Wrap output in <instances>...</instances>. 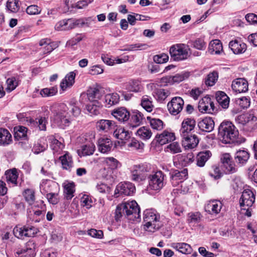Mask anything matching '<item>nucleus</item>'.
<instances>
[{"instance_id": "1", "label": "nucleus", "mask_w": 257, "mask_h": 257, "mask_svg": "<svg viewBox=\"0 0 257 257\" xmlns=\"http://www.w3.org/2000/svg\"><path fill=\"white\" fill-rule=\"evenodd\" d=\"M218 136L223 143L231 144L236 141L238 131L231 122L224 121L218 127Z\"/></svg>"}, {"instance_id": "2", "label": "nucleus", "mask_w": 257, "mask_h": 257, "mask_svg": "<svg viewBox=\"0 0 257 257\" xmlns=\"http://www.w3.org/2000/svg\"><path fill=\"white\" fill-rule=\"evenodd\" d=\"M144 229L151 232L159 229L161 226L159 214L152 209H147L144 211Z\"/></svg>"}, {"instance_id": "3", "label": "nucleus", "mask_w": 257, "mask_h": 257, "mask_svg": "<svg viewBox=\"0 0 257 257\" xmlns=\"http://www.w3.org/2000/svg\"><path fill=\"white\" fill-rule=\"evenodd\" d=\"M190 50L188 45L180 43L172 46L169 52L174 60L179 61L187 59L190 55Z\"/></svg>"}, {"instance_id": "4", "label": "nucleus", "mask_w": 257, "mask_h": 257, "mask_svg": "<svg viewBox=\"0 0 257 257\" xmlns=\"http://www.w3.org/2000/svg\"><path fill=\"white\" fill-rule=\"evenodd\" d=\"M68 110V107L65 104L59 105L58 111L54 114V120L58 125L64 126L69 125L71 119Z\"/></svg>"}, {"instance_id": "5", "label": "nucleus", "mask_w": 257, "mask_h": 257, "mask_svg": "<svg viewBox=\"0 0 257 257\" xmlns=\"http://www.w3.org/2000/svg\"><path fill=\"white\" fill-rule=\"evenodd\" d=\"M148 172L149 169L146 164L134 165L131 169V179L136 182L140 183L146 180Z\"/></svg>"}, {"instance_id": "6", "label": "nucleus", "mask_w": 257, "mask_h": 257, "mask_svg": "<svg viewBox=\"0 0 257 257\" xmlns=\"http://www.w3.org/2000/svg\"><path fill=\"white\" fill-rule=\"evenodd\" d=\"M235 121L239 124L246 125L250 131L257 128V117L253 113L240 114L235 118Z\"/></svg>"}, {"instance_id": "7", "label": "nucleus", "mask_w": 257, "mask_h": 257, "mask_svg": "<svg viewBox=\"0 0 257 257\" xmlns=\"http://www.w3.org/2000/svg\"><path fill=\"white\" fill-rule=\"evenodd\" d=\"M164 174L161 171L150 175L149 177V188L155 191L160 190L164 186Z\"/></svg>"}, {"instance_id": "8", "label": "nucleus", "mask_w": 257, "mask_h": 257, "mask_svg": "<svg viewBox=\"0 0 257 257\" xmlns=\"http://www.w3.org/2000/svg\"><path fill=\"white\" fill-rule=\"evenodd\" d=\"M125 216L129 219L135 220L140 217V209L136 201H132L124 203Z\"/></svg>"}, {"instance_id": "9", "label": "nucleus", "mask_w": 257, "mask_h": 257, "mask_svg": "<svg viewBox=\"0 0 257 257\" xmlns=\"http://www.w3.org/2000/svg\"><path fill=\"white\" fill-rule=\"evenodd\" d=\"M184 104L183 99L179 96L172 98L167 104L169 112L174 115L179 114L183 109Z\"/></svg>"}, {"instance_id": "10", "label": "nucleus", "mask_w": 257, "mask_h": 257, "mask_svg": "<svg viewBox=\"0 0 257 257\" xmlns=\"http://www.w3.org/2000/svg\"><path fill=\"white\" fill-rule=\"evenodd\" d=\"M170 175L172 184L174 186H176L179 182H182L187 178L188 170L187 169H184L181 171L171 170Z\"/></svg>"}, {"instance_id": "11", "label": "nucleus", "mask_w": 257, "mask_h": 257, "mask_svg": "<svg viewBox=\"0 0 257 257\" xmlns=\"http://www.w3.org/2000/svg\"><path fill=\"white\" fill-rule=\"evenodd\" d=\"M255 201V195L250 189H245L240 198L239 203L241 207H251Z\"/></svg>"}, {"instance_id": "12", "label": "nucleus", "mask_w": 257, "mask_h": 257, "mask_svg": "<svg viewBox=\"0 0 257 257\" xmlns=\"http://www.w3.org/2000/svg\"><path fill=\"white\" fill-rule=\"evenodd\" d=\"M136 190L135 185L131 182H123L119 183L115 190L118 193L126 196H130L134 194Z\"/></svg>"}, {"instance_id": "13", "label": "nucleus", "mask_w": 257, "mask_h": 257, "mask_svg": "<svg viewBox=\"0 0 257 257\" xmlns=\"http://www.w3.org/2000/svg\"><path fill=\"white\" fill-rule=\"evenodd\" d=\"M248 82L243 78H239L234 80L231 84L233 91L238 93L245 92L248 90Z\"/></svg>"}, {"instance_id": "14", "label": "nucleus", "mask_w": 257, "mask_h": 257, "mask_svg": "<svg viewBox=\"0 0 257 257\" xmlns=\"http://www.w3.org/2000/svg\"><path fill=\"white\" fill-rule=\"evenodd\" d=\"M182 137H183L182 146L186 150L194 149L197 146L199 143V140L195 135H187Z\"/></svg>"}, {"instance_id": "15", "label": "nucleus", "mask_w": 257, "mask_h": 257, "mask_svg": "<svg viewBox=\"0 0 257 257\" xmlns=\"http://www.w3.org/2000/svg\"><path fill=\"white\" fill-rule=\"evenodd\" d=\"M195 125L196 121L193 118H187L184 119L182 122L181 128L180 130L181 136H185L188 135L189 133L194 130Z\"/></svg>"}, {"instance_id": "16", "label": "nucleus", "mask_w": 257, "mask_h": 257, "mask_svg": "<svg viewBox=\"0 0 257 257\" xmlns=\"http://www.w3.org/2000/svg\"><path fill=\"white\" fill-rule=\"evenodd\" d=\"M222 207V203L218 200H212L208 202L204 208L206 212L211 214H218Z\"/></svg>"}, {"instance_id": "17", "label": "nucleus", "mask_w": 257, "mask_h": 257, "mask_svg": "<svg viewBox=\"0 0 257 257\" xmlns=\"http://www.w3.org/2000/svg\"><path fill=\"white\" fill-rule=\"evenodd\" d=\"M198 127L200 131L205 132H211L214 127V122L210 117H206L198 122Z\"/></svg>"}, {"instance_id": "18", "label": "nucleus", "mask_w": 257, "mask_h": 257, "mask_svg": "<svg viewBox=\"0 0 257 257\" xmlns=\"http://www.w3.org/2000/svg\"><path fill=\"white\" fill-rule=\"evenodd\" d=\"M111 114L120 122H125L130 117V112L124 107H119L114 109Z\"/></svg>"}, {"instance_id": "19", "label": "nucleus", "mask_w": 257, "mask_h": 257, "mask_svg": "<svg viewBox=\"0 0 257 257\" xmlns=\"http://www.w3.org/2000/svg\"><path fill=\"white\" fill-rule=\"evenodd\" d=\"M234 161L239 167L245 165L249 158V154L245 150H238L234 155Z\"/></svg>"}, {"instance_id": "20", "label": "nucleus", "mask_w": 257, "mask_h": 257, "mask_svg": "<svg viewBox=\"0 0 257 257\" xmlns=\"http://www.w3.org/2000/svg\"><path fill=\"white\" fill-rule=\"evenodd\" d=\"M98 150L102 153H106L111 151L113 143L107 138H101L98 140Z\"/></svg>"}, {"instance_id": "21", "label": "nucleus", "mask_w": 257, "mask_h": 257, "mask_svg": "<svg viewBox=\"0 0 257 257\" xmlns=\"http://www.w3.org/2000/svg\"><path fill=\"white\" fill-rule=\"evenodd\" d=\"M156 138L157 142L161 145H165L169 142L173 141L175 139V134L173 133L164 131L160 134H158Z\"/></svg>"}, {"instance_id": "22", "label": "nucleus", "mask_w": 257, "mask_h": 257, "mask_svg": "<svg viewBox=\"0 0 257 257\" xmlns=\"http://www.w3.org/2000/svg\"><path fill=\"white\" fill-rule=\"evenodd\" d=\"M76 74L74 72H70L67 74L60 83L61 89L65 91L72 86L75 82Z\"/></svg>"}, {"instance_id": "23", "label": "nucleus", "mask_w": 257, "mask_h": 257, "mask_svg": "<svg viewBox=\"0 0 257 257\" xmlns=\"http://www.w3.org/2000/svg\"><path fill=\"white\" fill-rule=\"evenodd\" d=\"M229 47L235 54H242L246 50V44L236 40L230 41Z\"/></svg>"}, {"instance_id": "24", "label": "nucleus", "mask_w": 257, "mask_h": 257, "mask_svg": "<svg viewBox=\"0 0 257 257\" xmlns=\"http://www.w3.org/2000/svg\"><path fill=\"white\" fill-rule=\"evenodd\" d=\"M36 245L33 241H29L26 244V246L23 248L19 254L20 257H34Z\"/></svg>"}, {"instance_id": "25", "label": "nucleus", "mask_w": 257, "mask_h": 257, "mask_svg": "<svg viewBox=\"0 0 257 257\" xmlns=\"http://www.w3.org/2000/svg\"><path fill=\"white\" fill-rule=\"evenodd\" d=\"M101 104L98 101H90L85 105V109L90 115H97L100 113Z\"/></svg>"}, {"instance_id": "26", "label": "nucleus", "mask_w": 257, "mask_h": 257, "mask_svg": "<svg viewBox=\"0 0 257 257\" xmlns=\"http://www.w3.org/2000/svg\"><path fill=\"white\" fill-rule=\"evenodd\" d=\"M129 125L130 127L134 128L140 125L144 119V115L139 111L134 112L130 115Z\"/></svg>"}, {"instance_id": "27", "label": "nucleus", "mask_w": 257, "mask_h": 257, "mask_svg": "<svg viewBox=\"0 0 257 257\" xmlns=\"http://www.w3.org/2000/svg\"><path fill=\"white\" fill-rule=\"evenodd\" d=\"M212 154L210 151L199 152L196 156V164L198 167L204 166L206 162L211 157Z\"/></svg>"}, {"instance_id": "28", "label": "nucleus", "mask_w": 257, "mask_h": 257, "mask_svg": "<svg viewBox=\"0 0 257 257\" xmlns=\"http://www.w3.org/2000/svg\"><path fill=\"white\" fill-rule=\"evenodd\" d=\"M96 127L99 131L107 132L114 128L115 123L112 120L101 119L97 122Z\"/></svg>"}, {"instance_id": "29", "label": "nucleus", "mask_w": 257, "mask_h": 257, "mask_svg": "<svg viewBox=\"0 0 257 257\" xmlns=\"http://www.w3.org/2000/svg\"><path fill=\"white\" fill-rule=\"evenodd\" d=\"M216 99L219 104L224 109L228 107L229 104V98L223 91H217L216 93Z\"/></svg>"}, {"instance_id": "30", "label": "nucleus", "mask_w": 257, "mask_h": 257, "mask_svg": "<svg viewBox=\"0 0 257 257\" xmlns=\"http://www.w3.org/2000/svg\"><path fill=\"white\" fill-rule=\"evenodd\" d=\"M87 95L90 101H98L102 97L103 93L100 89L93 87L87 90Z\"/></svg>"}, {"instance_id": "31", "label": "nucleus", "mask_w": 257, "mask_h": 257, "mask_svg": "<svg viewBox=\"0 0 257 257\" xmlns=\"http://www.w3.org/2000/svg\"><path fill=\"white\" fill-rule=\"evenodd\" d=\"M172 246L179 252L184 254H190L193 249L189 244L184 242H177L172 243Z\"/></svg>"}, {"instance_id": "32", "label": "nucleus", "mask_w": 257, "mask_h": 257, "mask_svg": "<svg viewBox=\"0 0 257 257\" xmlns=\"http://www.w3.org/2000/svg\"><path fill=\"white\" fill-rule=\"evenodd\" d=\"M95 150V145L93 143H89L83 145L81 147V149L78 150L79 155L81 156H86L92 155Z\"/></svg>"}, {"instance_id": "33", "label": "nucleus", "mask_w": 257, "mask_h": 257, "mask_svg": "<svg viewBox=\"0 0 257 257\" xmlns=\"http://www.w3.org/2000/svg\"><path fill=\"white\" fill-rule=\"evenodd\" d=\"M59 159L61 162L63 169L70 171L73 167V162L72 157L69 153H65L64 155L60 157Z\"/></svg>"}, {"instance_id": "34", "label": "nucleus", "mask_w": 257, "mask_h": 257, "mask_svg": "<svg viewBox=\"0 0 257 257\" xmlns=\"http://www.w3.org/2000/svg\"><path fill=\"white\" fill-rule=\"evenodd\" d=\"M223 50L222 43L217 39L211 41L209 45V52L211 54H220Z\"/></svg>"}, {"instance_id": "35", "label": "nucleus", "mask_w": 257, "mask_h": 257, "mask_svg": "<svg viewBox=\"0 0 257 257\" xmlns=\"http://www.w3.org/2000/svg\"><path fill=\"white\" fill-rule=\"evenodd\" d=\"M114 137L121 140H128L131 138V134L123 127L116 129L113 134Z\"/></svg>"}, {"instance_id": "36", "label": "nucleus", "mask_w": 257, "mask_h": 257, "mask_svg": "<svg viewBox=\"0 0 257 257\" xmlns=\"http://www.w3.org/2000/svg\"><path fill=\"white\" fill-rule=\"evenodd\" d=\"M12 136L6 129L0 128V144L6 145L12 142Z\"/></svg>"}, {"instance_id": "37", "label": "nucleus", "mask_w": 257, "mask_h": 257, "mask_svg": "<svg viewBox=\"0 0 257 257\" xmlns=\"http://www.w3.org/2000/svg\"><path fill=\"white\" fill-rule=\"evenodd\" d=\"M105 102L108 107L116 104L119 101V96L116 93L107 94L104 97Z\"/></svg>"}, {"instance_id": "38", "label": "nucleus", "mask_w": 257, "mask_h": 257, "mask_svg": "<svg viewBox=\"0 0 257 257\" xmlns=\"http://www.w3.org/2000/svg\"><path fill=\"white\" fill-rule=\"evenodd\" d=\"M141 105L144 109L149 112L152 111L154 108L152 98L148 95H144L142 97Z\"/></svg>"}, {"instance_id": "39", "label": "nucleus", "mask_w": 257, "mask_h": 257, "mask_svg": "<svg viewBox=\"0 0 257 257\" xmlns=\"http://www.w3.org/2000/svg\"><path fill=\"white\" fill-rule=\"evenodd\" d=\"M179 163L182 166H186L191 164L194 160V155L192 153H188L187 155H179L178 156Z\"/></svg>"}, {"instance_id": "40", "label": "nucleus", "mask_w": 257, "mask_h": 257, "mask_svg": "<svg viewBox=\"0 0 257 257\" xmlns=\"http://www.w3.org/2000/svg\"><path fill=\"white\" fill-rule=\"evenodd\" d=\"M209 97L205 96L199 100L198 108L202 113H208L209 111L208 103H209Z\"/></svg>"}, {"instance_id": "41", "label": "nucleus", "mask_w": 257, "mask_h": 257, "mask_svg": "<svg viewBox=\"0 0 257 257\" xmlns=\"http://www.w3.org/2000/svg\"><path fill=\"white\" fill-rule=\"evenodd\" d=\"M218 78V74L216 71L209 73L205 79V83L208 86H212L216 83Z\"/></svg>"}, {"instance_id": "42", "label": "nucleus", "mask_w": 257, "mask_h": 257, "mask_svg": "<svg viewBox=\"0 0 257 257\" xmlns=\"http://www.w3.org/2000/svg\"><path fill=\"white\" fill-rule=\"evenodd\" d=\"M74 0H66L65 1V4L67 7H70L71 8H76L77 9H82L87 7L89 3H90L92 1L90 0L89 2H88L86 0L80 1L77 3L76 4H73V2Z\"/></svg>"}, {"instance_id": "43", "label": "nucleus", "mask_w": 257, "mask_h": 257, "mask_svg": "<svg viewBox=\"0 0 257 257\" xmlns=\"http://www.w3.org/2000/svg\"><path fill=\"white\" fill-rule=\"evenodd\" d=\"M147 119L149 120L150 124L154 130L160 131L163 128L164 123L161 119L150 116L147 117Z\"/></svg>"}, {"instance_id": "44", "label": "nucleus", "mask_w": 257, "mask_h": 257, "mask_svg": "<svg viewBox=\"0 0 257 257\" xmlns=\"http://www.w3.org/2000/svg\"><path fill=\"white\" fill-rule=\"evenodd\" d=\"M74 184L73 183H69L64 186V193L66 199H71L74 196Z\"/></svg>"}, {"instance_id": "45", "label": "nucleus", "mask_w": 257, "mask_h": 257, "mask_svg": "<svg viewBox=\"0 0 257 257\" xmlns=\"http://www.w3.org/2000/svg\"><path fill=\"white\" fill-rule=\"evenodd\" d=\"M170 91L164 89H158L154 91V96L160 101H164L169 95Z\"/></svg>"}, {"instance_id": "46", "label": "nucleus", "mask_w": 257, "mask_h": 257, "mask_svg": "<svg viewBox=\"0 0 257 257\" xmlns=\"http://www.w3.org/2000/svg\"><path fill=\"white\" fill-rule=\"evenodd\" d=\"M137 134L143 140H148L152 135L151 130L145 126L140 128L137 131Z\"/></svg>"}, {"instance_id": "47", "label": "nucleus", "mask_w": 257, "mask_h": 257, "mask_svg": "<svg viewBox=\"0 0 257 257\" xmlns=\"http://www.w3.org/2000/svg\"><path fill=\"white\" fill-rule=\"evenodd\" d=\"M104 162L112 170L116 169L121 166L120 163L113 157L105 158Z\"/></svg>"}, {"instance_id": "48", "label": "nucleus", "mask_w": 257, "mask_h": 257, "mask_svg": "<svg viewBox=\"0 0 257 257\" xmlns=\"http://www.w3.org/2000/svg\"><path fill=\"white\" fill-rule=\"evenodd\" d=\"M23 196L26 201L30 204L34 203L35 200V191L30 189L25 190L23 193Z\"/></svg>"}, {"instance_id": "49", "label": "nucleus", "mask_w": 257, "mask_h": 257, "mask_svg": "<svg viewBox=\"0 0 257 257\" xmlns=\"http://www.w3.org/2000/svg\"><path fill=\"white\" fill-rule=\"evenodd\" d=\"M57 92V88L53 86L50 88H45L41 89L40 94L43 97H50L55 95Z\"/></svg>"}, {"instance_id": "50", "label": "nucleus", "mask_w": 257, "mask_h": 257, "mask_svg": "<svg viewBox=\"0 0 257 257\" xmlns=\"http://www.w3.org/2000/svg\"><path fill=\"white\" fill-rule=\"evenodd\" d=\"M127 87L130 91L139 92L141 89L140 82L138 80L132 79L127 83Z\"/></svg>"}, {"instance_id": "51", "label": "nucleus", "mask_w": 257, "mask_h": 257, "mask_svg": "<svg viewBox=\"0 0 257 257\" xmlns=\"http://www.w3.org/2000/svg\"><path fill=\"white\" fill-rule=\"evenodd\" d=\"M19 0H8L7 3L8 10L12 13H17L19 9Z\"/></svg>"}, {"instance_id": "52", "label": "nucleus", "mask_w": 257, "mask_h": 257, "mask_svg": "<svg viewBox=\"0 0 257 257\" xmlns=\"http://www.w3.org/2000/svg\"><path fill=\"white\" fill-rule=\"evenodd\" d=\"M43 216L42 211L40 210H33V212L30 211L28 214L30 219L35 222H39Z\"/></svg>"}, {"instance_id": "53", "label": "nucleus", "mask_w": 257, "mask_h": 257, "mask_svg": "<svg viewBox=\"0 0 257 257\" xmlns=\"http://www.w3.org/2000/svg\"><path fill=\"white\" fill-rule=\"evenodd\" d=\"M224 171L226 174H232L237 171L235 164L232 161L223 164Z\"/></svg>"}, {"instance_id": "54", "label": "nucleus", "mask_w": 257, "mask_h": 257, "mask_svg": "<svg viewBox=\"0 0 257 257\" xmlns=\"http://www.w3.org/2000/svg\"><path fill=\"white\" fill-rule=\"evenodd\" d=\"M6 175L7 181L10 182L15 185L17 184L18 175L16 169L7 172Z\"/></svg>"}, {"instance_id": "55", "label": "nucleus", "mask_w": 257, "mask_h": 257, "mask_svg": "<svg viewBox=\"0 0 257 257\" xmlns=\"http://www.w3.org/2000/svg\"><path fill=\"white\" fill-rule=\"evenodd\" d=\"M50 147L53 150L54 153H59L62 150L63 145L58 140L55 138H53L51 141Z\"/></svg>"}, {"instance_id": "56", "label": "nucleus", "mask_w": 257, "mask_h": 257, "mask_svg": "<svg viewBox=\"0 0 257 257\" xmlns=\"http://www.w3.org/2000/svg\"><path fill=\"white\" fill-rule=\"evenodd\" d=\"M148 46L146 44H135L128 45L122 50L125 51H135L137 50H144L147 48Z\"/></svg>"}, {"instance_id": "57", "label": "nucleus", "mask_w": 257, "mask_h": 257, "mask_svg": "<svg viewBox=\"0 0 257 257\" xmlns=\"http://www.w3.org/2000/svg\"><path fill=\"white\" fill-rule=\"evenodd\" d=\"M189 76L190 73L188 72H183L181 73L177 74L174 76H172L173 83H179L188 78Z\"/></svg>"}, {"instance_id": "58", "label": "nucleus", "mask_w": 257, "mask_h": 257, "mask_svg": "<svg viewBox=\"0 0 257 257\" xmlns=\"http://www.w3.org/2000/svg\"><path fill=\"white\" fill-rule=\"evenodd\" d=\"M209 174L211 177L216 180L220 178L222 176V173L221 172L219 167L216 165L212 167Z\"/></svg>"}, {"instance_id": "59", "label": "nucleus", "mask_w": 257, "mask_h": 257, "mask_svg": "<svg viewBox=\"0 0 257 257\" xmlns=\"http://www.w3.org/2000/svg\"><path fill=\"white\" fill-rule=\"evenodd\" d=\"M127 145L128 147L134 150L143 149L144 146V144L142 142H139L135 138H133Z\"/></svg>"}, {"instance_id": "60", "label": "nucleus", "mask_w": 257, "mask_h": 257, "mask_svg": "<svg viewBox=\"0 0 257 257\" xmlns=\"http://www.w3.org/2000/svg\"><path fill=\"white\" fill-rule=\"evenodd\" d=\"M25 226L22 227L16 226L13 229V233L16 237L18 238L24 239V237H26V235L25 234Z\"/></svg>"}, {"instance_id": "61", "label": "nucleus", "mask_w": 257, "mask_h": 257, "mask_svg": "<svg viewBox=\"0 0 257 257\" xmlns=\"http://www.w3.org/2000/svg\"><path fill=\"white\" fill-rule=\"evenodd\" d=\"M154 61L157 63L162 64L166 63L169 59V56L167 54L162 53L154 56Z\"/></svg>"}, {"instance_id": "62", "label": "nucleus", "mask_w": 257, "mask_h": 257, "mask_svg": "<svg viewBox=\"0 0 257 257\" xmlns=\"http://www.w3.org/2000/svg\"><path fill=\"white\" fill-rule=\"evenodd\" d=\"M123 215L125 216V208L124 203L118 205L115 210V220H118Z\"/></svg>"}, {"instance_id": "63", "label": "nucleus", "mask_w": 257, "mask_h": 257, "mask_svg": "<svg viewBox=\"0 0 257 257\" xmlns=\"http://www.w3.org/2000/svg\"><path fill=\"white\" fill-rule=\"evenodd\" d=\"M167 149L173 154L178 153L181 152V148L177 142H173L167 147Z\"/></svg>"}, {"instance_id": "64", "label": "nucleus", "mask_w": 257, "mask_h": 257, "mask_svg": "<svg viewBox=\"0 0 257 257\" xmlns=\"http://www.w3.org/2000/svg\"><path fill=\"white\" fill-rule=\"evenodd\" d=\"M8 84L7 89L10 91L14 90L18 85V81L15 77L9 78L7 80Z\"/></svg>"}]
</instances>
